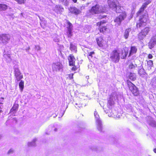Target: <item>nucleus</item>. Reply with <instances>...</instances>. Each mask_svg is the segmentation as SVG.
Wrapping results in <instances>:
<instances>
[{"label": "nucleus", "instance_id": "nucleus-50", "mask_svg": "<svg viewBox=\"0 0 156 156\" xmlns=\"http://www.w3.org/2000/svg\"><path fill=\"white\" fill-rule=\"evenodd\" d=\"M54 131H55V132H56V131H57L58 129H57V128H55V129H54Z\"/></svg>", "mask_w": 156, "mask_h": 156}, {"label": "nucleus", "instance_id": "nucleus-5", "mask_svg": "<svg viewBox=\"0 0 156 156\" xmlns=\"http://www.w3.org/2000/svg\"><path fill=\"white\" fill-rule=\"evenodd\" d=\"M127 14L125 11L122 12L118 16L115 17L114 22L116 24L120 25L122 22L126 17Z\"/></svg>", "mask_w": 156, "mask_h": 156}, {"label": "nucleus", "instance_id": "nucleus-23", "mask_svg": "<svg viewBox=\"0 0 156 156\" xmlns=\"http://www.w3.org/2000/svg\"><path fill=\"white\" fill-rule=\"evenodd\" d=\"M130 30L131 29L130 28H127L125 30L124 36L126 39H127L128 38Z\"/></svg>", "mask_w": 156, "mask_h": 156}, {"label": "nucleus", "instance_id": "nucleus-3", "mask_svg": "<svg viewBox=\"0 0 156 156\" xmlns=\"http://www.w3.org/2000/svg\"><path fill=\"white\" fill-rule=\"evenodd\" d=\"M127 86L130 91L134 96L139 95V90L138 87L129 80L126 81Z\"/></svg>", "mask_w": 156, "mask_h": 156}, {"label": "nucleus", "instance_id": "nucleus-37", "mask_svg": "<svg viewBox=\"0 0 156 156\" xmlns=\"http://www.w3.org/2000/svg\"><path fill=\"white\" fill-rule=\"evenodd\" d=\"M148 46L150 49H152L154 47V44L153 43L150 42L148 43Z\"/></svg>", "mask_w": 156, "mask_h": 156}, {"label": "nucleus", "instance_id": "nucleus-32", "mask_svg": "<svg viewBox=\"0 0 156 156\" xmlns=\"http://www.w3.org/2000/svg\"><path fill=\"white\" fill-rule=\"evenodd\" d=\"M59 3H63L66 6H67L69 5V2L68 0H59Z\"/></svg>", "mask_w": 156, "mask_h": 156}, {"label": "nucleus", "instance_id": "nucleus-11", "mask_svg": "<svg viewBox=\"0 0 156 156\" xmlns=\"http://www.w3.org/2000/svg\"><path fill=\"white\" fill-rule=\"evenodd\" d=\"M69 12L72 14L78 15L81 13L80 10L75 7H70L68 9Z\"/></svg>", "mask_w": 156, "mask_h": 156}, {"label": "nucleus", "instance_id": "nucleus-17", "mask_svg": "<svg viewBox=\"0 0 156 156\" xmlns=\"http://www.w3.org/2000/svg\"><path fill=\"white\" fill-rule=\"evenodd\" d=\"M19 106V105L18 104L14 103L10 110V113L17 111L18 108Z\"/></svg>", "mask_w": 156, "mask_h": 156}, {"label": "nucleus", "instance_id": "nucleus-41", "mask_svg": "<svg viewBox=\"0 0 156 156\" xmlns=\"http://www.w3.org/2000/svg\"><path fill=\"white\" fill-rule=\"evenodd\" d=\"M94 115L95 116V119L98 118L99 117V115L98 114V113L96 111L94 112Z\"/></svg>", "mask_w": 156, "mask_h": 156}, {"label": "nucleus", "instance_id": "nucleus-47", "mask_svg": "<svg viewBox=\"0 0 156 156\" xmlns=\"http://www.w3.org/2000/svg\"><path fill=\"white\" fill-rule=\"evenodd\" d=\"M74 3H76L77 2V0H72Z\"/></svg>", "mask_w": 156, "mask_h": 156}, {"label": "nucleus", "instance_id": "nucleus-31", "mask_svg": "<svg viewBox=\"0 0 156 156\" xmlns=\"http://www.w3.org/2000/svg\"><path fill=\"white\" fill-rule=\"evenodd\" d=\"M95 54V52L94 51H92L89 52L87 55V57L89 60H91V58L93 57V55Z\"/></svg>", "mask_w": 156, "mask_h": 156}, {"label": "nucleus", "instance_id": "nucleus-34", "mask_svg": "<svg viewBox=\"0 0 156 156\" xmlns=\"http://www.w3.org/2000/svg\"><path fill=\"white\" fill-rule=\"evenodd\" d=\"M121 8V7L119 4L115 10L117 13H120L122 11Z\"/></svg>", "mask_w": 156, "mask_h": 156}, {"label": "nucleus", "instance_id": "nucleus-49", "mask_svg": "<svg viewBox=\"0 0 156 156\" xmlns=\"http://www.w3.org/2000/svg\"><path fill=\"white\" fill-rule=\"evenodd\" d=\"M79 116L78 115H76V118L77 119H79Z\"/></svg>", "mask_w": 156, "mask_h": 156}, {"label": "nucleus", "instance_id": "nucleus-14", "mask_svg": "<svg viewBox=\"0 0 156 156\" xmlns=\"http://www.w3.org/2000/svg\"><path fill=\"white\" fill-rule=\"evenodd\" d=\"M146 61L147 62V64L145 65V68L147 70H150L153 66V61L151 60H146Z\"/></svg>", "mask_w": 156, "mask_h": 156}, {"label": "nucleus", "instance_id": "nucleus-33", "mask_svg": "<svg viewBox=\"0 0 156 156\" xmlns=\"http://www.w3.org/2000/svg\"><path fill=\"white\" fill-rule=\"evenodd\" d=\"M69 66H73V67L71 69V70L72 71H75L78 68H80V66L79 65L78 66H75V64H74L73 65Z\"/></svg>", "mask_w": 156, "mask_h": 156}, {"label": "nucleus", "instance_id": "nucleus-38", "mask_svg": "<svg viewBox=\"0 0 156 156\" xmlns=\"http://www.w3.org/2000/svg\"><path fill=\"white\" fill-rule=\"evenodd\" d=\"M55 8L58 10H64V8L62 7H61L60 5H56L55 6Z\"/></svg>", "mask_w": 156, "mask_h": 156}, {"label": "nucleus", "instance_id": "nucleus-9", "mask_svg": "<svg viewBox=\"0 0 156 156\" xmlns=\"http://www.w3.org/2000/svg\"><path fill=\"white\" fill-rule=\"evenodd\" d=\"M14 76L17 81H20L23 78V76L20 72L18 68L14 69Z\"/></svg>", "mask_w": 156, "mask_h": 156}, {"label": "nucleus", "instance_id": "nucleus-27", "mask_svg": "<svg viewBox=\"0 0 156 156\" xmlns=\"http://www.w3.org/2000/svg\"><path fill=\"white\" fill-rule=\"evenodd\" d=\"M19 88L21 91H22L24 87V82L23 81L21 80L19 84Z\"/></svg>", "mask_w": 156, "mask_h": 156}, {"label": "nucleus", "instance_id": "nucleus-22", "mask_svg": "<svg viewBox=\"0 0 156 156\" xmlns=\"http://www.w3.org/2000/svg\"><path fill=\"white\" fill-rule=\"evenodd\" d=\"M119 4V3L115 2H112L109 4V6L111 8L115 9Z\"/></svg>", "mask_w": 156, "mask_h": 156}, {"label": "nucleus", "instance_id": "nucleus-15", "mask_svg": "<svg viewBox=\"0 0 156 156\" xmlns=\"http://www.w3.org/2000/svg\"><path fill=\"white\" fill-rule=\"evenodd\" d=\"M137 51V48L136 46H132L131 47L128 56L129 57L132 55L135 54Z\"/></svg>", "mask_w": 156, "mask_h": 156}, {"label": "nucleus", "instance_id": "nucleus-19", "mask_svg": "<svg viewBox=\"0 0 156 156\" xmlns=\"http://www.w3.org/2000/svg\"><path fill=\"white\" fill-rule=\"evenodd\" d=\"M150 31V27H147L142 30L140 32L146 36L147 35Z\"/></svg>", "mask_w": 156, "mask_h": 156}, {"label": "nucleus", "instance_id": "nucleus-36", "mask_svg": "<svg viewBox=\"0 0 156 156\" xmlns=\"http://www.w3.org/2000/svg\"><path fill=\"white\" fill-rule=\"evenodd\" d=\"M140 76L144 75L145 72L144 70L143 69H140L138 72Z\"/></svg>", "mask_w": 156, "mask_h": 156}, {"label": "nucleus", "instance_id": "nucleus-2", "mask_svg": "<svg viewBox=\"0 0 156 156\" xmlns=\"http://www.w3.org/2000/svg\"><path fill=\"white\" fill-rule=\"evenodd\" d=\"M139 19L138 21L136 23V27L137 28H140L146 26L147 25V22L148 20V15L143 14L138 16Z\"/></svg>", "mask_w": 156, "mask_h": 156}, {"label": "nucleus", "instance_id": "nucleus-26", "mask_svg": "<svg viewBox=\"0 0 156 156\" xmlns=\"http://www.w3.org/2000/svg\"><path fill=\"white\" fill-rule=\"evenodd\" d=\"M144 10L145 9H144L143 8L141 7L139 10L136 13V16L138 17L141 15V14L144 12Z\"/></svg>", "mask_w": 156, "mask_h": 156}, {"label": "nucleus", "instance_id": "nucleus-25", "mask_svg": "<svg viewBox=\"0 0 156 156\" xmlns=\"http://www.w3.org/2000/svg\"><path fill=\"white\" fill-rule=\"evenodd\" d=\"M8 6L5 4H0V9L1 11H5L8 9Z\"/></svg>", "mask_w": 156, "mask_h": 156}, {"label": "nucleus", "instance_id": "nucleus-7", "mask_svg": "<svg viewBox=\"0 0 156 156\" xmlns=\"http://www.w3.org/2000/svg\"><path fill=\"white\" fill-rule=\"evenodd\" d=\"M96 40L99 47L104 48L108 46L107 42L104 40L102 37L100 36L97 37Z\"/></svg>", "mask_w": 156, "mask_h": 156}, {"label": "nucleus", "instance_id": "nucleus-24", "mask_svg": "<svg viewBox=\"0 0 156 156\" xmlns=\"http://www.w3.org/2000/svg\"><path fill=\"white\" fill-rule=\"evenodd\" d=\"M146 36L141 32H140L137 35V38L138 40L140 41L142 40Z\"/></svg>", "mask_w": 156, "mask_h": 156}, {"label": "nucleus", "instance_id": "nucleus-45", "mask_svg": "<svg viewBox=\"0 0 156 156\" xmlns=\"http://www.w3.org/2000/svg\"><path fill=\"white\" fill-rule=\"evenodd\" d=\"M33 145V143L32 142H29L28 143L27 145L28 147H30Z\"/></svg>", "mask_w": 156, "mask_h": 156}, {"label": "nucleus", "instance_id": "nucleus-29", "mask_svg": "<svg viewBox=\"0 0 156 156\" xmlns=\"http://www.w3.org/2000/svg\"><path fill=\"white\" fill-rule=\"evenodd\" d=\"M151 2V1L148 0L144 3L141 5V7L145 9L147 7V5Z\"/></svg>", "mask_w": 156, "mask_h": 156}, {"label": "nucleus", "instance_id": "nucleus-1", "mask_svg": "<svg viewBox=\"0 0 156 156\" xmlns=\"http://www.w3.org/2000/svg\"><path fill=\"white\" fill-rule=\"evenodd\" d=\"M106 12V9L105 7H102L97 4L92 6L89 10L88 14L89 15H94L101 13H104Z\"/></svg>", "mask_w": 156, "mask_h": 156}, {"label": "nucleus", "instance_id": "nucleus-20", "mask_svg": "<svg viewBox=\"0 0 156 156\" xmlns=\"http://www.w3.org/2000/svg\"><path fill=\"white\" fill-rule=\"evenodd\" d=\"M112 98V96H110L109 98V99L108 101L107 104L108 106H112L115 104L114 101Z\"/></svg>", "mask_w": 156, "mask_h": 156}, {"label": "nucleus", "instance_id": "nucleus-40", "mask_svg": "<svg viewBox=\"0 0 156 156\" xmlns=\"http://www.w3.org/2000/svg\"><path fill=\"white\" fill-rule=\"evenodd\" d=\"M73 73H71L68 75V77L70 80H72L73 79Z\"/></svg>", "mask_w": 156, "mask_h": 156}, {"label": "nucleus", "instance_id": "nucleus-56", "mask_svg": "<svg viewBox=\"0 0 156 156\" xmlns=\"http://www.w3.org/2000/svg\"><path fill=\"white\" fill-rule=\"evenodd\" d=\"M10 151V150L9 151V152Z\"/></svg>", "mask_w": 156, "mask_h": 156}, {"label": "nucleus", "instance_id": "nucleus-6", "mask_svg": "<svg viewBox=\"0 0 156 156\" xmlns=\"http://www.w3.org/2000/svg\"><path fill=\"white\" fill-rule=\"evenodd\" d=\"M119 54L118 50L114 49L111 53L110 58L114 62H118L120 59Z\"/></svg>", "mask_w": 156, "mask_h": 156}, {"label": "nucleus", "instance_id": "nucleus-4", "mask_svg": "<svg viewBox=\"0 0 156 156\" xmlns=\"http://www.w3.org/2000/svg\"><path fill=\"white\" fill-rule=\"evenodd\" d=\"M107 22L106 21L103 20L96 23V26L98 27V29L100 33L104 34L107 31L108 29L107 26L105 25Z\"/></svg>", "mask_w": 156, "mask_h": 156}, {"label": "nucleus", "instance_id": "nucleus-54", "mask_svg": "<svg viewBox=\"0 0 156 156\" xmlns=\"http://www.w3.org/2000/svg\"><path fill=\"white\" fill-rule=\"evenodd\" d=\"M80 116H82V117H83V115H81V114H80Z\"/></svg>", "mask_w": 156, "mask_h": 156}, {"label": "nucleus", "instance_id": "nucleus-46", "mask_svg": "<svg viewBox=\"0 0 156 156\" xmlns=\"http://www.w3.org/2000/svg\"><path fill=\"white\" fill-rule=\"evenodd\" d=\"M106 16H100L99 19H102L103 18H105L106 17Z\"/></svg>", "mask_w": 156, "mask_h": 156}, {"label": "nucleus", "instance_id": "nucleus-57", "mask_svg": "<svg viewBox=\"0 0 156 156\" xmlns=\"http://www.w3.org/2000/svg\"><path fill=\"white\" fill-rule=\"evenodd\" d=\"M155 16H156V13H155Z\"/></svg>", "mask_w": 156, "mask_h": 156}, {"label": "nucleus", "instance_id": "nucleus-52", "mask_svg": "<svg viewBox=\"0 0 156 156\" xmlns=\"http://www.w3.org/2000/svg\"><path fill=\"white\" fill-rule=\"evenodd\" d=\"M37 47H38L39 48V49H38L37 50H40V47L38 46H37Z\"/></svg>", "mask_w": 156, "mask_h": 156}, {"label": "nucleus", "instance_id": "nucleus-30", "mask_svg": "<svg viewBox=\"0 0 156 156\" xmlns=\"http://www.w3.org/2000/svg\"><path fill=\"white\" fill-rule=\"evenodd\" d=\"M130 61H128V62L129 63H128L129 64L128 65V68L129 69H133L135 68L136 66V65H134L132 62H129Z\"/></svg>", "mask_w": 156, "mask_h": 156}, {"label": "nucleus", "instance_id": "nucleus-35", "mask_svg": "<svg viewBox=\"0 0 156 156\" xmlns=\"http://www.w3.org/2000/svg\"><path fill=\"white\" fill-rule=\"evenodd\" d=\"M64 112L61 110L59 111L57 115H56L58 116V118H60L62 117L64 115Z\"/></svg>", "mask_w": 156, "mask_h": 156}, {"label": "nucleus", "instance_id": "nucleus-21", "mask_svg": "<svg viewBox=\"0 0 156 156\" xmlns=\"http://www.w3.org/2000/svg\"><path fill=\"white\" fill-rule=\"evenodd\" d=\"M129 78L132 81H134L136 80V76L135 73L131 72L129 76Z\"/></svg>", "mask_w": 156, "mask_h": 156}, {"label": "nucleus", "instance_id": "nucleus-44", "mask_svg": "<svg viewBox=\"0 0 156 156\" xmlns=\"http://www.w3.org/2000/svg\"><path fill=\"white\" fill-rule=\"evenodd\" d=\"M147 57L149 59H151L153 58V56L151 54H149L148 55Z\"/></svg>", "mask_w": 156, "mask_h": 156}, {"label": "nucleus", "instance_id": "nucleus-48", "mask_svg": "<svg viewBox=\"0 0 156 156\" xmlns=\"http://www.w3.org/2000/svg\"><path fill=\"white\" fill-rule=\"evenodd\" d=\"M153 151L154 153H156V148L154 149Z\"/></svg>", "mask_w": 156, "mask_h": 156}, {"label": "nucleus", "instance_id": "nucleus-13", "mask_svg": "<svg viewBox=\"0 0 156 156\" xmlns=\"http://www.w3.org/2000/svg\"><path fill=\"white\" fill-rule=\"evenodd\" d=\"M95 122L98 129L100 131L102 130V122L100 118L95 119Z\"/></svg>", "mask_w": 156, "mask_h": 156}, {"label": "nucleus", "instance_id": "nucleus-8", "mask_svg": "<svg viewBox=\"0 0 156 156\" xmlns=\"http://www.w3.org/2000/svg\"><path fill=\"white\" fill-rule=\"evenodd\" d=\"M10 38V36L6 34H2L0 35V43L6 44Z\"/></svg>", "mask_w": 156, "mask_h": 156}, {"label": "nucleus", "instance_id": "nucleus-53", "mask_svg": "<svg viewBox=\"0 0 156 156\" xmlns=\"http://www.w3.org/2000/svg\"><path fill=\"white\" fill-rule=\"evenodd\" d=\"M30 49V48L29 47H28L27 49V50H29Z\"/></svg>", "mask_w": 156, "mask_h": 156}, {"label": "nucleus", "instance_id": "nucleus-42", "mask_svg": "<svg viewBox=\"0 0 156 156\" xmlns=\"http://www.w3.org/2000/svg\"><path fill=\"white\" fill-rule=\"evenodd\" d=\"M3 105L0 106V114L3 112Z\"/></svg>", "mask_w": 156, "mask_h": 156}, {"label": "nucleus", "instance_id": "nucleus-16", "mask_svg": "<svg viewBox=\"0 0 156 156\" xmlns=\"http://www.w3.org/2000/svg\"><path fill=\"white\" fill-rule=\"evenodd\" d=\"M129 52V49L127 48H126L124 49V51H122V53L121 58L125 59Z\"/></svg>", "mask_w": 156, "mask_h": 156}, {"label": "nucleus", "instance_id": "nucleus-18", "mask_svg": "<svg viewBox=\"0 0 156 156\" xmlns=\"http://www.w3.org/2000/svg\"><path fill=\"white\" fill-rule=\"evenodd\" d=\"M69 49L72 51L74 52L75 53H76L77 52L76 46L72 43H70Z\"/></svg>", "mask_w": 156, "mask_h": 156}, {"label": "nucleus", "instance_id": "nucleus-39", "mask_svg": "<svg viewBox=\"0 0 156 156\" xmlns=\"http://www.w3.org/2000/svg\"><path fill=\"white\" fill-rule=\"evenodd\" d=\"M19 4H22L24 3V0H15Z\"/></svg>", "mask_w": 156, "mask_h": 156}, {"label": "nucleus", "instance_id": "nucleus-28", "mask_svg": "<svg viewBox=\"0 0 156 156\" xmlns=\"http://www.w3.org/2000/svg\"><path fill=\"white\" fill-rule=\"evenodd\" d=\"M68 31L67 32V35L68 37H70L72 36V28H70L69 27H67Z\"/></svg>", "mask_w": 156, "mask_h": 156}, {"label": "nucleus", "instance_id": "nucleus-10", "mask_svg": "<svg viewBox=\"0 0 156 156\" xmlns=\"http://www.w3.org/2000/svg\"><path fill=\"white\" fill-rule=\"evenodd\" d=\"M52 69L54 71H58L63 68L62 64L59 62L53 63L52 64Z\"/></svg>", "mask_w": 156, "mask_h": 156}, {"label": "nucleus", "instance_id": "nucleus-43", "mask_svg": "<svg viewBox=\"0 0 156 156\" xmlns=\"http://www.w3.org/2000/svg\"><path fill=\"white\" fill-rule=\"evenodd\" d=\"M67 24L69 25V26L67 27H70V28H72V24L69 21L67 22Z\"/></svg>", "mask_w": 156, "mask_h": 156}, {"label": "nucleus", "instance_id": "nucleus-51", "mask_svg": "<svg viewBox=\"0 0 156 156\" xmlns=\"http://www.w3.org/2000/svg\"><path fill=\"white\" fill-rule=\"evenodd\" d=\"M0 99H2V100H4V98H3V97H1V98H0Z\"/></svg>", "mask_w": 156, "mask_h": 156}, {"label": "nucleus", "instance_id": "nucleus-12", "mask_svg": "<svg viewBox=\"0 0 156 156\" xmlns=\"http://www.w3.org/2000/svg\"><path fill=\"white\" fill-rule=\"evenodd\" d=\"M69 66L73 65L75 63L76 58L73 54H70L68 57Z\"/></svg>", "mask_w": 156, "mask_h": 156}, {"label": "nucleus", "instance_id": "nucleus-55", "mask_svg": "<svg viewBox=\"0 0 156 156\" xmlns=\"http://www.w3.org/2000/svg\"><path fill=\"white\" fill-rule=\"evenodd\" d=\"M0 104L3 105V103H2V102H0Z\"/></svg>", "mask_w": 156, "mask_h": 156}]
</instances>
